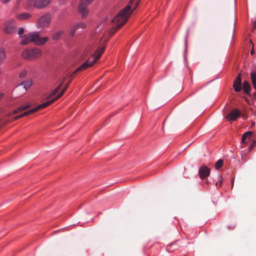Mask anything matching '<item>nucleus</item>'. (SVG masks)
<instances>
[{
  "instance_id": "obj_18",
  "label": "nucleus",
  "mask_w": 256,
  "mask_h": 256,
  "mask_svg": "<svg viewBox=\"0 0 256 256\" xmlns=\"http://www.w3.org/2000/svg\"><path fill=\"white\" fill-rule=\"evenodd\" d=\"M30 107V104H27L18 108L16 110H13L12 114H16L19 112H21L22 111Z\"/></svg>"
},
{
  "instance_id": "obj_36",
  "label": "nucleus",
  "mask_w": 256,
  "mask_h": 256,
  "mask_svg": "<svg viewBox=\"0 0 256 256\" xmlns=\"http://www.w3.org/2000/svg\"><path fill=\"white\" fill-rule=\"evenodd\" d=\"M222 185V182H220V186H221Z\"/></svg>"
},
{
  "instance_id": "obj_4",
  "label": "nucleus",
  "mask_w": 256,
  "mask_h": 256,
  "mask_svg": "<svg viewBox=\"0 0 256 256\" xmlns=\"http://www.w3.org/2000/svg\"><path fill=\"white\" fill-rule=\"evenodd\" d=\"M51 0H26L25 9L30 10L32 6L37 8H43L48 6Z\"/></svg>"
},
{
  "instance_id": "obj_7",
  "label": "nucleus",
  "mask_w": 256,
  "mask_h": 256,
  "mask_svg": "<svg viewBox=\"0 0 256 256\" xmlns=\"http://www.w3.org/2000/svg\"><path fill=\"white\" fill-rule=\"evenodd\" d=\"M16 24L14 19H9L4 24L2 30L6 34H12L16 32Z\"/></svg>"
},
{
  "instance_id": "obj_8",
  "label": "nucleus",
  "mask_w": 256,
  "mask_h": 256,
  "mask_svg": "<svg viewBox=\"0 0 256 256\" xmlns=\"http://www.w3.org/2000/svg\"><path fill=\"white\" fill-rule=\"evenodd\" d=\"M94 0H80L78 5V12L82 14V18H84L88 13V6Z\"/></svg>"
},
{
  "instance_id": "obj_24",
  "label": "nucleus",
  "mask_w": 256,
  "mask_h": 256,
  "mask_svg": "<svg viewBox=\"0 0 256 256\" xmlns=\"http://www.w3.org/2000/svg\"><path fill=\"white\" fill-rule=\"evenodd\" d=\"M78 30L76 26L74 24L70 30V34L71 36H73L75 34L76 31Z\"/></svg>"
},
{
  "instance_id": "obj_11",
  "label": "nucleus",
  "mask_w": 256,
  "mask_h": 256,
  "mask_svg": "<svg viewBox=\"0 0 256 256\" xmlns=\"http://www.w3.org/2000/svg\"><path fill=\"white\" fill-rule=\"evenodd\" d=\"M240 116V112L236 108L232 110L228 114L226 118L228 121H235Z\"/></svg>"
},
{
  "instance_id": "obj_13",
  "label": "nucleus",
  "mask_w": 256,
  "mask_h": 256,
  "mask_svg": "<svg viewBox=\"0 0 256 256\" xmlns=\"http://www.w3.org/2000/svg\"><path fill=\"white\" fill-rule=\"evenodd\" d=\"M233 88L236 92H239L242 90L241 74L236 77L233 84Z\"/></svg>"
},
{
  "instance_id": "obj_31",
  "label": "nucleus",
  "mask_w": 256,
  "mask_h": 256,
  "mask_svg": "<svg viewBox=\"0 0 256 256\" xmlns=\"http://www.w3.org/2000/svg\"><path fill=\"white\" fill-rule=\"evenodd\" d=\"M254 145H255L254 142H253L252 144L250 145V148H249L250 150H251L253 148V147L254 146Z\"/></svg>"
},
{
  "instance_id": "obj_21",
  "label": "nucleus",
  "mask_w": 256,
  "mask_h": 256,
  "mask_svg": "<svg viewBox=\"0 0 256 256\" xmlns=\"http://www.w3.org/2000/svg\"><path fill=\"white\" fill-rule=\"evenodd\" d=\"M32 80L24 81L21 84V85L23 86L24 88L26 90H27L28 88H30V87L32 86Z\"/></svg>"
},
{
  "instance_id": "obj_14",
  "label": "nucleus",
  "mask_w": 256,
  "mask_h": 256,
  "mask_svg": "<svg viewBox=\"0 0 256 256\" xmlns=\"http://www.w3.org/2000/svg\"><path fill=\"white\" fill-rule=\"evenodd\" d=\"M104 47L102 48H98L95 53L94 54L91 58H90L88 59H90V60H93L94 61V64L96 62L100 57L102 54H103L104 50Z\"/></svg>"
},
{
  "instance_id": "obj_26",
  "label": "nucleus",
  "mask_w": 256,
  "mask_h": 256,
  "mask_svg": "<svg viewBox=\"0 0 256 256\" xmlns=\"http://www.w3.org/2000/svg\"><path fill=\"white\" fill-rule=\"evenodd\" d=\"M27 71L26 70H22L19 74V77L20 78H23L26 76Z\"/></svg>"
},
{
  "instance_id": "obj_30",
  "label": "nucleus",
  "mask_w": 256,
  "mask_h": 256,
  "mask_svg": "<svg viewBox=\"0 0 256 256\" xmlns=\"http://www.w3.org/2000/svg\"><path fill=\"white\" fill-rule=\"evenodd\" d=\"M175 245H176V243H172V244H170V245L168 247L169 250H170V248H172V246H174Z\"/></svg>"
},
{
  "instance_id": "obj_34",
  "label": "nucleus",
  "mask_w": 256,
  "mask_h": 256,
  "mask_svg": "<svg viewBox=\"0 0 256 256\" xmlns=\"http://www.w3.org/2000/svg\"><path fill=\"white\" fill-rule=\"evenodd\" d=\"M246 102H249V100H248V98H246Z\"/></svg>"
},
{
  "instance_id": "obj_29",
  "label": "nucleus",
  "mask_w": 256,
  "mask_h": 256,
  "mask_svg": "<svg viewBox=\"0 0 256 256\" xmlns=\"http://www.w3.org/2000/svg\"><path fill=\"white\" fill-rule=\"evenodd\" d=\"M11 0H0V1L4 3V4H6L10 2Z\"/></svg>"
},
{
  "instance_id": "obj_38",
  "label": "nucleus",
  "mask_w": 256,
  "mask_h": 256,
  "mask_svg": "<svg viewBox=\"0 0 256 256\" xmlns=\"http://www.w3.org/2000/svg\"><path fill=\"white\" fill-rule=\"evenodd\" d=\"M244 118H246L245 116H244Z\"/></svg>"
},
{
  "instance_id": "obj_23",
  "label": "nucleus",
  "mask_w": 256,
  "mask_h": 256,
  "mask_svg": "<svg viewBox=\"0 0 256 256\" xmlns=\"http://www.w3.org/2000/svg\"><path fill=\"white\" fill-rule=\"evenodd\" d=\"M224 164V160H218L215 164V168L216 170H219L222 168Z\"/></svg>"
},
{
  "instance_id": "obj_1",
  "label": "nucleus",
  "mask_w": 256,
  "mask_h": 256,
  "mask_svg": "<svg viewBox=\"0 0 256 256\" xmlns=\"http://www.w3.org/2000/svg\"><path fill=\"white\" fill-rule=\"evenodd\" d=\"M130 2L124 9L121 10L118 14L112 19L113 22L117 23L116 25L110 30V34H114L126 22L128 18L132 12Z\"/></svg>"
},
{
  "instance_id": "obj_12",
  "label": "nucleus",
  "mask_w": 256,
  "mask_h": 256,
  "mask_svg": "<svg viewBox=\"0 0 256 256\" xmlns=\"http://www.w3.org/2000/svg\"><path fill=\"white\" fill-rule=\"evenodd\" d=\"M198 174L201 179H205L210 174V169L205 166H202L198 171Z\"/></svg>"
},
{
  "instance_id": "obj_33",
  "label": "nucleus",
  "mask_w": 256,
  "mask_h": 256,
  "mask_svg": "<svg viewBox=\"0 0 256 256\" xmlns=\"http://www.w3.org/2000/svg\"><path fill=\"white\" fill-rule=\"evenodd\" d=\"M4 96V94L2 93H0V98H2Z\"/></svg>"
},
{
  "instance_id": "obj_35",
  "label": "nucleus",
  "mask_w": 256,
  "mask_h": 256,
  "mask_svg": "<svg viewBox=\"0 0 256 256\" xmlns=\"http://www.w3.org/2000/svg\"><path fill=\"white\" fill-rule=\"evenodd\" d=\"M138 4V2L136 4V7Z\"/></svg>"
},
{
  "instance_id": "obj_15",
  "label": "nucleus",
  "mask_w": 256,
  "mask_h": 256,
  "mask_svg": "<svg viewBox=\"0 0 256 256\" xmlns=\"http://www.w3.org/2000/svg\"><path fill=\"white\" fill-rule=\"evenodd\" d=\"M32 14L28 12H22L16 14V18L19 20H24L32 17Z\"/></svg>"
},
{
  "instance_id": "obj_37",
  "label": "nucleus",
  "mask_w": 256,
  "mask_h": 256,
  "mask_svg": "<svg viewBox=\"0 0 256 256\" xmlns=\"http://www.w3.org/2000/svg\"><path fill=\"white\" fill-rule=\"evenodd\" d=\"M244 118H246L245 116H244Z\"/></svg>"
},
{
  "instance_id": "obj_16",
  "label": "nucleus",
  "mask_w": 256,
  "mask_h": 256,
  "mask_svg": "<svg viewBox=\"0 0 256 256\" xmlns=\"http://www.w3.org/2000/svg\"><path fill=\"white\" fill-rule=\"evenodd\" d=\"M242 90L247 95L250 96L251 86L248 81L243 82Z\"/></svg>"
},
{
  "instance_id": "obj_9",
  "label": "nucleus",
  "mask_w": 256,
  "mask_h": 256,
  "mask_svg": "<svg viewBox=\"0 0 256 256\" xmlns=\"http://www.w3.org/2000/svg\"><path fill=\"white\" fill-rule=\"evenodd\" d=\"M94 0H80L78 5V12L82 14V18H84L88 13V6Z\"/></svg>"
},
{
  "instance_id": "obj_20",
  "label": "nucleus",
  "mask_w": 256,
  "mask_h": 256,
  "mask_svg": "<svg viewBox=\"0 0 256 256\" xmlns=\"http://www.w3.org/2000/svg\"><path fill=\"white\" fill-rule=\"evenodd\" d=\"M252 134V132L250 131L246 132H244L242 135V136L241 138L242 142L243 144L246 143L247 142L246 141V139L250 138V137L251 136Z\"/></svg>"
},
{
  "instance_id": "obj_3",
  "label": "nucleus",
  "mask_w": 256,
  "mask_h": 256,
  "mask_svg": "<svg viewBox=\"0 0 256 256\" xmlns=\"http://www.w3.org/2000/svg\"><path fill=\"white\" fill-rule=\"evenodd\" d=\"M48 40V37L41 38L38 32H32L25 34L22 37L20 42V45H26L30 42H33L36 45L41 46L46 44Z\"/></svg>"
},
{
  "instance_id": "obj_27",
  "label": "nucleus",
  "mask_w": 256,
  "mask_h": 256,
  "mask_svg": "<svg viewBox=\"0 0 256 256\" xmlns=\"http://www.w3.org/2000/svg\"><path fill=\"white\" fill-rule=\"evenodd\" d=\"M24 30L23 28H19L18 34L20 36H22V35L24 34Z\"/></svg>"
},
{
  "instance_id": "obj_19",
  "label": "nucleus",
  "mask_w": 256,
  "mask_h": 256,
  "mask_svg": "<svg viewBox=\"0 0 256 256\" xmlns=\"http://www.w3.org/2000/svg\"><path fill=\"white\" fill-rule=\"evenodd\" d=\"M66 76L63 78L62 81L60 83L59 85L50 94L52 96L56 95V93L60 90L64 81L66 80Z\"/></svg>"
},
{
  "instance_id": "obj_6",
  "label": "nucleus",
  "mask_w": 256,
  "mask_h": 256,
  "mask_svg": "<svg viewBox=\"0 0 256 256\" xmlns=\"http://www.w3.org/2000/svg\"><path fill=\"white\" fill-rule=\"evenodd\" d=\"M52 20V15L50 14L46 13L38 18L36 22V26L39 28L48 27L51 23Z\"/></svg>"
},
{
  "instance_id": "obj_32",
  "label": "nucleus",
  "mask_w": 256,
  "mask_h": 256,
  "mask_svg": "<svg viewBox=\"0 0 256 256\" xmlns=\"http://www.w3.org/2000/svg\"><path fill=\"white\" fill-rule=\"evenodd\" d=\"M231 182H232V188L233 186H234V178L232 179Z\"/></svg>"
},
{
  "instance_id": "obj_10",
  "label": "nucleus",
  "mask_w": 256,
  "mask_h": 256,
  "mask_svg": "<svg viewBox=\"0 0 256 256\" xmlns=\"http://www.w3.org/2000/svg\"><path fill=\"white\" fill-rule=\"evenodd\" d=\"M94 64V61L93 60L88 59L78 68L72 74H68L67 76H68L70 78L73 79L74 75L76 74L77 72H82L87 69L88 68L92 66Z\"/></svg>"
},
{
  "instance_id": "obj_2",
  "label": "nucleus",
  "mask_w": 256,
  "mask_h": 256,
  "mask_svg": "<svg viewBox=\"0 0 256 256\" xmlns=\"http://www.w3.org/2000/svg\"><path fill=\"white\" fill-rule=\"evenodd\" d=\"M72 80V79L70 78V80L69 81H68V82L66 84V85L64 87L62 92L59 94H58L53 99H52L50 100H48L45 102H44L40 104H39L38 106H36V108H32V109H31L29 110H28L26 112H25L24 113L22 114H20L18 116H15L14 118V120H17L22 117H24V116H27L30 114H33V113L36 112V111H38L40 109L45 108L46 106L52 104L56 100L58 99L62 96V95L65 92V91L68 89V88L70 86Z\"/></svg>"
},
{
  "instance_id": "obj_17",
  "label": "nucleus",
  "mask_w": 256,
  "mask_h": 256,
  "mask_svg": "<svg viewBox=\"0 0 256 256\" xmlns=\"http://www.w3.org/2000/svg\"><path fill=\"white\" fill-rule=\"evenodd\" d=\"M64 31L62 30H59L54 32L52 34V38L54 40H57L60 39L61 36L64 34Z\"/></svg>"
},
{
  "instance_id": "obj_22",
  "label": "nucleus",
  "mask_w": 256,
  "mask_h": 256,
  "mask_svg": "<svg viewBox=\"0 0 256 256\" xmlns=\"http://www.w3.org/2000/svg\"><path fill=\"white\" fill-rule=\"evenodd\" d=\"M6 56L5 51L4 50L0 49V64L4 61Z\"/></svg>"
},
{
  "instance_id": "obj_28",
  "label": "nucleus",
  "mask_w": 256,
  "mask_h": 256,
  "mask_svg": "<svg viewBox=\"0 0 256 256\" xmlns=\"http://www.w3.org/2000/svg\"><path fill=\"white\" fill-rule=\"evenodd\" d=\"M250 42L252 43V49L250 50V54L252 55H253L254 54V44L252 42V41H250Z\"/></svg>"
},
{
  "instance_id": "obj_5",
  "label": "nucleus",
  "mask_w": 256,
  "mask_h": 256,
  "mask_svg": "<svg viewBox=\"0 0 256 256\" xmlns=\"http://www.w3.org/2000/svg\"><path fill=\"white\" fill-rule=\"evenodd\" d=\"M42 54V51L39 48H28L23 50L22 56L25 60H32L40 58Z\"/></svg>"
},
{
  "instance_id": "obj_25",
  "label": "nucleus",
  "mask_w": 256,
  "mask_h": 256,
  "mask_svg": "<svg viewBox=\"0 0 256 256\" xmlns=\"http://www.w3.org/2000/svg\"><path fill=\"white\" fill-rule=\"evenodd\" d=\"M76 28H86V24L84 22H80L75 24Z\"/></svg>"
}]
</instances>
